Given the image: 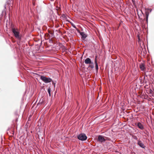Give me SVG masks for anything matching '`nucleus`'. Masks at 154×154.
Here are the masks:
<instances>
[{"instance_id": "f257e3e1", "label": "nucleus", "mask_w": 154, "mask_h": 154, "mask_svg": "<svg viewBox=\"0 0 154 154\" xmlns=\"http://www.w3.org/2000/svg\"><path fill=\"white\" fill-rule=\"evenodd\" d=\"M110 140V139L108 137H103L101 135L98 136L97 141L100 142H104L106 140Z\"/></svg>"}, {"instance_id": "f03ea898", "label": "nucleus", "mask_w": 154, "mask_h": 154, "mask_svg": "<svg viewBox=\"0 0 154 154\" xmlns=\"http://www.w3.org/2000/svg\"><path fill=\"white\" fill-rule=\"evenodd\" d=\"M40 79L44 82L48 83L52 81V80L49 78H47L44 76H41Z\"/></svg>"}, {"instance_id": "7ed1b4c3", "label": "nucleus", "mask_w": 154, "mask_h": 154, "mask_svg": "<svg viewBox=\"0 0 154 154\" xmlns=\"http://www.w3.org/2000/svg\"><path fill=\"white\" fill-rule=\"evenodd\" d=\"M78 138L81 140H85L87 139V137L85 134H81L78 136Z\"/></svg>"}, {"instance_id": "20e7f679", "label": "nucleus", "mask_w": 154, "mask_h": 154, "mask_svg": "<svg viewBox=\"0 0 154 154\" xmlns=\"http://www.w3.org/2000/svg\"><path fill=\"white\" fill-rule=\"evenodd\" d=\"M12 32L14 33V36L17 38H19L20 36L19 35V32L18 31L17 29L16 30L14 28L12 29Z\"/></svg>"}, {"instance_id": "39448f33", "label": "nucleus", "mask_w": 154, "mask_h": 154, "mask_svg": "<svg viewBox=\"0 0 154 154\" xmlns=\"http://www.w3.org/2000/svg\"><path fill=\"white\" fill-rule=\"evenodd\" d=\"M137 144L138 145H139L140 147L143 148H145L146 146L144 145V144L143 143L142 141L140 140H138L137 141Z\"/></svg>"}, {"instance_id": "423d86ee", "label": "nucleus", "mask_w": 154, "mask_h": 154, "mask_svg": "<svg viewBox=\"0 0 154 154\" xmlns=\"http://www.w3.org/2000/svg\"><path fill=\"white\" fill-rule=\"evenodd\" d=\"M80 35L82 36V39H84L87 37V35L83 32H81L79 31V32Z\"/></svg>"}, {"instance_id": "0eeeda50", "label": "nucleus", "mask_w": 154, "mask_h": 154, "mask_svg": "<svg viewBox=\"0 0 154 154\" xmlns=\"http://www.w3.org/2000/svg\"><path fill=\"white\" fill-rule=\"evenodd\" d=\"M85 62L86 64H91L92 63L89 58H87L85 60Z\"/></svg>"}, {"instance_id": "6e6552de", "label": "nucleus", "mask_w": 154, "mask_h": 154, "mask_svg": "<svg viewBox=\"0 0 154 154\" xmlns=\"http://www.w3.org/2000/svg\"><path fill=\"white\" fill-rule=\"evenodd\" d=\"M139 66L140 69L143 71H144L145 69V65L144 63H141Z\"/></svg>"}, {"instance_id": "1a4fd4ad", "label": "nucleus", "mask_w": 154, "mask_h": 154, "mask_svg": "<svg viewBox=\"0 0 154 154\" xmlns=\"http://www.w3.org/2000/svg\"><path fill=\"white\" fill-rule=\"evenodd\" d=\"M137 126L139 128L141 129H143V125L140 122L138 123Z\"/></svg>"}, {"instance_id": "9d476101", "label": "nucleus", "mask_w": 154, "mask_h": 154, "mask_svg": "<svg viewBox=\"0 0 154 154\" xmlns=\"http://www.w3.org/2000/svg\"><path fill=\"white\" fill-rule=\"evenodd\" d=\"M91 64L89 65L88 66V68H90L91 69H93L94 68V66L93 64V63H92Z\"/></svg>"}, {"instance_id": "9b49d317", "label": "nucleus", "mask_w": 154, "mask_h": 154, "mask_svg": "<svg viewBox=\"0 0 154 154\" xmlns=\"http://www.w3.org/2000/svg\"><path fill=\"white\" fill-rule=\"evenodd\" d=\"M149 16V13L148 12H146V22H148V19Z\"/></svg>"}, {"instance_id": "f8f14e48", "label": "nucleus", "mask_w": 154, "mask_h": 154, "mask_svg": "<svg viewBox=\"0 0 154 154\" xmlns=\"http://www.w3.org/2000/svg\"><path fill=\"white\" fill-rule=\"evenodd\" d=\"M95 68L97 71L98 70V66L97 64V62L95 61Z\"/></svg>"}, {"instance_id": "ddd939ff", "label": "nucleus", "mask_w": 154, "mask_h": 154, "mask_svg": "<svg viewBox=\"0 0 154 154\" xmlns=\"http://www.w3.org/2000/svg\"><path fill=\"white\" fill-rule=\"evenodd\" d=\"M48 32L51 35V37H52L54 35V32L53 31H48Z\"/></svg>"}, {"instance_id": "4468645a", "label": "nucleus", "mask_w": 154, "mask_h": 154, "mask_svg": "<svg viewBox=\"0 0 154 154\" xmlns=\"http://www.w3.org/2000/svg\"><path fill=\"white\" fill-rule=\"evenodd\" d=\"M51 88H49L48 89V94H49V96H51Z\"/></svg>"}, {"instance_id": "2eb2a0df", "label": "nucleus", "mask_w": 154, "mask_h": 154, "mask_svg": "<svg viewBox=\"0 0 154 154\" xmlns=\"http://www.w3.org/2000/svg\"><path fill=\"white\" fill-rule=\"evenodd\" d=\"M97 56H95V60H94V62H95V60H96V61H97Z\"/></svg>"}, {"instance_id": "dca6fc26", "label": "nucleus", "mask_w": 154, "mask_h": 154, "mask_svg": "<svg viewBox=\"0 0 154 154\" xmlns=\"http://www.w3.org/2000/svg\"><path fill=\"white\" fill-rule=\"evenodd\" d=\"M134 139H135L136 140H137V137L136 136H135L134 137Z\"/></svg>"}, {"instance_id": "f3484780", "label": "nucleus", "mask_w": 154, "mask_h": 154, "mask_svg": "<svg viewBox=\"0 0 154 154\" xmlns=\"http://www.w3.org/2000/svg\"><path fill=\"white\" fill-rule=\"evenodd\" d=\"M48 36L49 37H50V36L49 34H48Z\"/></svg>"}, {"instance_id": "a211bd4d", "label": "nucleus", "mask_w": 154, "mask_h": 154, "mask_svg": "<svg viewBox=\"0 0 154 154\" xmlns=\"http://www.w3.org/2000/svg\"><path fill=\"white\" fill-rule=\"evenodd\" d=\"M73 26L74 27V28H76V27H75V26H74H74Z\"/></svg>"}, {"instance_id": "6ab92c4d", "label": "nucleus", "mask_w": 154, "mask_h": 154, "mask_svg": "<svg viewBox=\"0 0 154 154\" xmlns=\"http://www.w3.org/2000/svg\"><path fill=\"white\" fill-rule=\"evenodd\" d=\"M59 25H58V26H57L56 27H59Z\"/></svg>"}, {"instance_id": "aec40b11", "label": "nucleus", "mask_w": 154, "mask_h": 154, "mask_svg": "<svg viewBox=\"0 0 154 154\" xmlns=\"http://www.w3.org/2000/svg\"><path fill=\"white\" fill-rule=\"evenodd\" d=\"M13 133H12V134L13 135H14V132L13 131Z\"/></svg>"}]
</instances>
